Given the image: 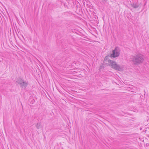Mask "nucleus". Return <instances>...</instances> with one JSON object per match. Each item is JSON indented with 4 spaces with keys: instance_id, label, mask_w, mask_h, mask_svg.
<instances>
[{
    "instance_id": "nucleus-1",
    "label": "nucleus",
    "mask_w": 149,
    "mask_h": 149,
    "mask_svg": "<svg viewBox=\"0 0 149 149\" xmlns=\"http://www.w3.org/2000/svg\"><path fill=\"white\" fill-rule=\"evenodd\" d=\"M130 61L134 64L142 62L144 60L143 57L141 54H138L136 56H132L130 57Z\"/></svg>"
},
{
    "instance_id": "nucleus-2",
    "label": "nucleus",
    "mask_w": 149,
    "mask_h": 149,
    "mask_svg": "<svg viewBox=\"0 0 149 149\" xmlns=\"http://www.w3.org/2000/svg\"><path fill=\"white\" fill-rule=\"evenodd\" d=\"M108 62L109 65L113 68L119 71L123 70V65H118L116 62L111 60H109Z\"/></svg>"
},
{
    "instance_id": "nucleus-3",
    "label": "nucleus",
    "mask_w": 149,
    "mask_h": 149,
    "mask_svg": "<svg viewBox=\"0 0 149 149\" xmlns=\"http://www.w3.org/2000/svg\"><path fill=\"white\" fill-rule=\"evenodd\" d=\"M120 50L118 47H116L115 49L113 51V53L111 55V57L115 58L118 57L120 54Z\"/></svg>"
},
{
    "instance_id": "nucleus-4",
    "label": "nucleus",
    "mask_w": 149,
    "mask_h": 149,
    "mask_svg": "<svg viewBox=\"0 0 149 149\" xmlns=\"http://www.w3.org/2000/svg\"><path fill=\"white\" fill-rule=\"evenodd\" d=\"M18 84H19L22 88L26 87L28 85V83L26 81H24L21 79H19L18 81H17Z\"/></svg>"
},
{
    "instance_id": "nucleus-5",
    "label": "nucleus",
    "mask_w": 149,
    "mask_h": 149,
    "mask_svg": "<svg viewBox=\"0 0 149 149\" xmlns=\"http://www.w3.org/2000/svg\"><path fill=\"white\" fill-rule=\"evenodd\" d=\"M131 6L133 8H138L139 5L138 3H132L131 4Z\"/></svg>"
},
{
    "instance_id": "nucleus-6",
    "label": "nucleus",
    "mask_w": 149,
    "mask_h": 149,
    "mask_svg": "<svg viewBox=\"0 0 149 149\" xmlns=\"http://www.w3.org/2000/svg\"><path fill=\"white\" fill-rule=\"evenodd\" d=\"M36 127L39 129L42 128V126L40 123H38L36 125Z\"/></svg>"
},
{
    "instance_id": "nucleus-7",
    "label": "nucleus",
    "mask_w": 149,
    "mask_h": 149,
    "mask_svg": "<svg viewBox=\"0 0 149 149\" xmlns=\"http://www.w3.org/2000/svg\"><path fill=\"white\" fill-rule=\"evenodd\" d=\"M108 58V56H106L105 58H104V61L105 62L106 61V60H107V58Z\"/></svg>"
}]
</instances>
